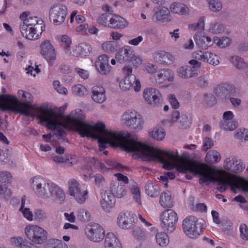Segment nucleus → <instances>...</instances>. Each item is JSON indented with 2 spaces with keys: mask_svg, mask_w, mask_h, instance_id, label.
<instances>
[{
  "mask_svg": "<svg viewBox=\"0 0 248 248\" xmlns=\"http://www.w3.org/2000/svg\"><path fill=\"white\" fill-rule=\"evenodd\" d=\"M0 108L2 111L10 110L36 117L46 123L47 127L51 130L55 129L59 125L74 129L81 137L97 139L100 151L104 150L106 144H109L112 146H119L126 152L135 153V157L146 160H158L166 170L174 169V152L155 149L140 141L134 134L108 130L102 122L91 125L84 121L85 114L82 110L71 111L60 122L59 114L52 110L34 107L29 103L18 100L16 96L11 95H0Z\"/></svg>",
  "mask_w": 248,
  "mask_h": 248,
  "instance_id": "obj_1",
  "label": "nucleus"
},
{
  "mask_svg": "<svg viewBox=\"0 0 248 248\" xmlns=\"http://www.w3.org/2000/svg\"><path fill=\"white\" fill-rule=\"evenodd\" d=\"M30 184L35 194L42 199H53L60 203L65 199L64 191L61 187L43 177L36 176L31 178Z\"/></svg>",
  "mask_w": 248,
  "mask_h": 248,
  "instance_id": "obj_2",
  "label": "nucleus"
},
{
  "mask_svg": "<svg viewBox=\"0 0 248 248\" xmlns=\"http://www.w3.org/2000/svg\"><path fill=\"white\" fill-rule=\"evenodd\" d=\"M68 192L69 195L79 204L84 203L88 198L89 191L85 184L71 178L68 182Z\"/></svg>",
  "mask_w": 248,
  "mask_h": 248,
  "instance_id": "obj_3",
  "label": "nucleus"
},
{
  "mask_svg": "<svg viewBox=\"0 0 248 248\" xmlns=\"http://www.w3.org/2000/svg\"><path fill=\"white\" fill-rule=\"evenodd\" d=\"M26 237L31 242L36 244H42L47 239V232L36 224H29L24 229Z\"/></svg>",
  "mask_w": 248,
  "mask_h": 248,
  "instance_id": "obj_4",
  "label": "nucleus"
},
{
  "mask_svg": "<svg viewBox=\"0 0 248 248\" xmlns=\"http://www.w3.org/2000/svg\"><path fill=\"white\" fill-rule=\"evenodd\" d=\"M184 233L189 238L196 239L202 232V223L194 216L186 218L183 222Z\"/></svg>",
  "mask_w": 248,
  "mask_h": 248,
  "instance_id": "obj_5",
  "label": "nucleus"
},
{
  "mask_svg": "<svg viewBox=\"0 0 248 248\" xmlns=\"http://www.w3.org/2000/svg\"><path fill=\"white\" fill-rule=\"evenodd\" d=\"M121 122L127 127L140 129L142 127L144 121L138 112L133 109H127L122 114Z\"/></svg>",
  "mask_w": 248,
  "mask_h": 248,
  "instance_id": "obj_6",
  "label": "nucleus"
},
{
  "mask_svg": "<svg viewBox=\"0 0 248 248\" xmlns=\"http://www.w3.org/2000/svg\"><path fill=\"white\" fill-rule=\"evenodd\" d=\"M188 63L190 65H185L177 68V76L183 79H188L197 77L200 73L199 69L202 63L195 59L189 60Z\"/></svg>",
  "mask_w": 248,
  "mask_h": 248,
  "instance_id": "obj_7",
  "label": "nucleus"
},
{
  "mask_svg": "<svg viewBox=\"0 0 248 248\" xmlns=\"http://www.w3.org/2000/svg\"><path fill=\"white\" fill-rule=\"evenodd\" d=\"M178 219V216L174 211L170 209L165 210L160 216L161 226L164 230L171 232L175 230V224Z\"/></svg>",
  "mask_w": 248,
  "mask_h": 248,
  "instance_id": "obj_8",
  "label": "nucleus"
},
{
  "mask_svg": "<svg viewBox=\"0 0 248 248\" xmlns=\"http://www.w3.org/2000/svg\"><path fill=\"white\" fill-rule=\"evenodd\" d=\"M67 14V7L61 3L53 5L49 10L50 19L55 25H61L64 21Z\"/></svg>",
  "mask_w": 248,
  "mask_h": 248,
  "instance_id": "obj_9",
  "label": "nucleus"
},
{
  "mask_svg": "<svg viewBox=\"0 0 248 248\" xmlns=\"http://www.w3.org/2000/svg\"><path fill=\"white\" fill-rule=\"evenodd\" d=\"M40 53L50 64L52 65L56 59L57 52L52 42L47 39L40 45Z\"/></svg>",
  "mask_w": 248,
  "mask_h": 248,
  "instance_id": "obj_10",
  "label": "nucleus"
},
{
  "mask_svg": "<svg viewBox=\"0 0 248 248\" xmlns=\"http://www.w3.org/2000/svg\"><path fill=\"white\" fill-rule=\"evenodd\" d=\"M87 237L93 242H99L102 240L105 236L103 228L97 223H91L87 225L85 230Z\"/></svg>",
  "mask_w": 248,
  "mask_h": 248,
  "instance_id": "obj_11",
  "label": "nucleus"
},
{
  "mask_svg": "<svg viewBox=\"0 0 248 248\" xmlns=\"http://www.w3.org/2000/svg\"><path fill=\"white\" fill-rule=\"evenodd\" d=\"M192 55L195 60L201 61L214 66L218 65L220 63L219 56L209 51H195Z\"/></svg>",
  "mask_w": 248,
  "mask_h": 248,
  "instance_id": "obj_12",
  "label": "nucleus"
},
{
  "mask_svg": "<svg viewBox=\"0 0 248 248\" xmlns=\"http://www.w3.org/2000/svg\"><path fill=\"white\" fill-rule=\"evenodd\" d=\"M145 101L151 106L158 105L162 101V96L159 91L155 88H147L143 92Z\"/></svg>",
  "mask_w": 248,
  "mask_h": 248,
  "instance_id": "obj_13",
  "label": "nucleus"
},
{
  "mask_svg": "<svg viewBox=\"0 0 248 248\" xmlns=\"http://www.w3.org/2000/svg\"><path fill=\"white\" fill-rule=\"evenodd\" d=\"M135 217L136 215L132 212H121L117 217V224L119 227L123 229H131L135 224Z\"/></svg>",
  "mask_w": 248,
  "mask_h": 248,
  "instance_id": "obj_14",
  "label": "nucleus"
},
{
  "mask_svg": "<svg viewBox=\"0 0 248 248\" xmlns=\"http://www.w3.org/2000/svg\"><path fill=\"white\" fill-rule=\"evenodd\" d=\"M45 29V25L40 26V30L38 27H25V25H20V31L22 36L30 40H34L40 38Z\"/></svg>",
  "mask_w": 248,
  "mask_h": 248,
  "instance_id": "obj_15",
  "label": "nucleus"
},
{
  "mask_svg": "<svg viewBox=\"0 0 248 248\" xmlns=\"http://www.w3.org/2000/svg\"><path fill=\"white\" fill-rule=\"evenodd\" d=\"M19 17L22 20L20 25H25V27H38V28H40V26L42 25H44V22L42 19H39L37 16H33L28 11L23 12L20 14Z\"/></svg>",
  "mask_w": 248,
  "mask_h": 248,
  "instance_id": "obj_16",
  "label": "nucleus"
},
{
  "mask_svg": "<svg viewBox=\"0 0 248 248\" xmlns=\"http://www.w3.org/2000/svg\"><path fill=\"white\" fill-rule=\"evenodd\" d=\"M100 203L103 209L109 212L115 203V199L109 190H102L101 192Z\"/></svg>",
  "mask_w": 248,
  "mask_h": 248,
  "instance_id": "obj_17",
  "label": "nucleus"
},
{
  "mask_svg": "<svg viewBox=\"0 0 248 248\" xmlns=\"http://www.w3.org/2000/svg\"><path fill=\"white\" fill-rule=\"evenodd\" d=\"M225 169L232 172L239 173L245 168L242 161L235 156L227 158L224 161Z\"/></svg>",
  "mask_w": 248,
  "mask_h": 248,
  "instance_id": "obj_18",
  "label": "nucleus"
},
{
  "mask_svg": "<svg viewBox=\"0 0 248 248\" xmlns=\"http://www.w3.org/2000/svg\"><path fill=\"white\" fill-rule=\"evenodd\" d=\"M109 58L106 54H103L98 57L94 64L97 71L101 75H107L111 70V67L108 63Z\"/></svg>",
  "mask_w": 248,
  "mask_h": 248,
  "instance_id": "obj_19",
  "label": "nucleus"
},
{
  "mask_svg": "<svg viewBox=\"0 0 248 248\" xmlns=\"http://www.w3.org/2000/svg\"><path fill=\"white\" fill-rule=\"evenodd\" d=\"M174 78V72L169 69H161L158 72L156 76H154L151 78V79L157 84H161L166 80L169 82H172Z\"/></svg>",
  "mask_w": 248,
  "mask_h": 248,
  "instance_id": "obj_20",
  "label": "nucleus"
},
{
  "mask_svg": "<svg viewBox=\"0 0 248 248\" xmlns=\"http://www.w3.org/2000/svg\"><path fill=\"white\" fill-rule=\"evenodd\" d=\"M134 50L127 45L121 47L115 54V58L120 63H124L129 62Z\"/></svg>",
  "mask_w": 248,
  "mask_h": 248,
  "instance_id": "obj_21",
  "label": "nucleus"
},
{
  "mask_svg": "<svg viewBox=\"0 0 248 248\" xmlns=\"http://www.w3.org/2000/svg\"><path fill=\"white\" fill-rule=\"evenodd\" d=\"M153 17L157 21L163 23H168L171 20L170 10L166 7L161 6L154 9Z\"/></svg>",
  "mask_w": 248,
  "mask_h": 248,
  "instance_id": "obj_22",
  "label": "nucleus"
},
{
  "mask_svg": "<svg viewBox=\"0 0 248 248\" xmlns=\"http://www.w3.org/2000/svg\"><path fill=\"white\" fill-rule=\"evenodd\" d=\"M153 59L157 62L164 64H170L174 61V57L170 53L162 50H157L153 54Z\"/></svg>",
  "mask_w": 248,
  "mask_h": 248,
  "instance_id": "obj_23",
  "label": "nucleus"
},
{
  "mask_svg": "<svg viewBox=\"0 0 248 248\" xmlns=\"http://www.w3.org/2000/svg\"><path fill=\"white\" fill-rule=\"evenodd\" d=\"M193 37L196 45L201 48L206 49L213 44L211 38L204 32L197 31Z\"/></svg>",
  "mask_w": 248,
  "mask_h": 248,
  "instance_id": "obj_24",
  "label": "nucleus"
},
{
  "mask_svg": "<svg viewBox=\"0 0 248 248\" xmlns=\"http://www.w3.org/2000/svg\"><path fill=\"white\" fill-rule=\"evenodd\" d=\"M92 50L91 46L86 43H81L72 49L70 57L76 58L81 56H87Z\"/></svg>",
  "mask_w": 248,
  "mask_h": 248,
  "instance_id": "obj_25",
  "label": "nucleus"
},
{
  "mask_svg": "<svg viewBox=\"0 0 248 248\" xmlns=\"http://www.w3.org/2000/svg\"><path fill=\"white\" fill-rule=\"evenodd\" d=\"M56 40L60 45L63 47L65 54L70 57L73 49L71 47L72 44L71 38L67 35L60 34L57 36Z\"/></svg>",
  "mask_w": 248,
  "mask_h": 248,
  "instance_id": "obj_26",
  "label": "nucleus"
},
{
  "mask_svg": "<svg viewBox=\"0 0 248 248\" xmlns=\"http://www.w3.org/2000/svg\"><path fill=\"white\" fill-rule=\"evenodd\" d=\"M104 88L101 86H94L92 89V98L98 103H102L106 100Z\"/></svg>",
  "mask_w": 248,
  "mask_h": 248,
  "instance_id": "obj_27",
  "label": "nucleus"
},
{
  "mask_svg": "<svg viewBox=\"0 0 248 248\" xmlns=\"http://www.w3.org/2000/svg\"><path fill=\"white\" fill-rule=\"evenodd\" d=\"M128 22L123 17L116 14H112L109 28L115 29H124L127 27Z\"/></svg>",
  "mask_w": 248,
  "mask_h": 248,
  "instance_id": "obj_28",
  "label": "nucleus"
},
{
  "mask_svg": "<svg viewBox=\"0 0 248 248\" xmlns=\"http://www.w3.org/2000/svg\"><path fill=\"white\" fill-rule=\"evenodd\" d=\"M159 202L164 208H171L174 203L173 197L170 191H164L161 193Z\"/></svg>",
  "mask_w": 248,
  "mask_h": 248,
  "instance_id": "obj_29",
  "label": "nucleus"
},
{
  "mask_svg": "<svg viewBox=\"0 0 248 248\" xmlns=\"http://www.w3.org/2000/svg\"><path fill=\"white\" fill-rule=\"evenodd\" d=\"M104 247L105 248H122L118 239L111 232L107 233L105 240Z\"/></svg>",
  "mask_w": 248,
  "mask_h": 248,
  "instance_id": "obj_30",
  "label": "nucleus"
},
{
  "mask_svg": "<svg viewBox=\"0 0 248 248\" xmlns=\"http://www.w3.org/2000/svg\"><path fill=\"white\" fill-rule=\"evenodd\" d=\"M53 160L59 163H65L68 166H71L77 163V158L75 155H69L63 156L54 155L52 157Z\"/></svg>",
  "mask_w": 248,
  "mask_h": 248,
  "instance_id": "obj_31",
  "label": "nucleus"
},
{
  "mask_svg": "<svg viewBox=\"0 0 248 248\" xmlns=\"http://www.w3.org/2000/svg\"><path fill=\"white\" fill-rule=\"evenodd\" d=\"M109 190L115 197L121 198L126 194V187L124 185L120 184L118 182L111 184Z\"/></svg>",
  "mask_w": 248,
  "mask_h": 248,
  "instance_id": "obj_32",
  "label": "nucleus"
},
{
  "mask_svg": "<svg viewBox=\"0 0 248 248\" xmlns=\"http://www.w3.org/2000/svg\"><path fill=\"white\" fill-rule=\"evenodd\" d=\"M232 86L227 83L217 85L214 90L215 93L220 98H226L230 95Z\"/></svg>",
  "mask_w": 248,
  "mask_h": 248,
  "instance_id": "obj_33",
  "label": "nucleus"
},
{
  "mask_svg": "<svg viewBox=\"0 0 248 248\" xmlns=\"http://www.w3.org/2000/svg\"><path fill=\"white\" fill-rule=\"evenodd\" d=\"M220 153L216 150L209 151L205 156V160L208 164H214L218 163L221 160Z\"/></svg>",
  "mask_w": 248,
  "mask_h": 248,
  "instance_id": "obj_34",
  "label": "nucleus"
},
{
  "mask_svg": "<svg viewBox=\"0 0 248 248\" xmlns=\"http://www.w3.org/2000/svg\"><path fill=\"white\" fill-rule=\"evenodd\" d=\"M170 11L176 14L184 15L188 13L189 9L187 6L181 3L173 2L170 7Z\"/></svg>",
  "mask_w": 248,
  "mask_h": 248,
  "instance_id": "obj_35",
  "label": "nucleus"
},
{
  "mask_svg": "<svg viewBox=\"0 0 248 248\" xmlns=\"http://www.w3.org/2000/svg\"><path fill=\"white\" fill-rule=\"evenodd\" d=\"M230 62L237 69H245L248 67V64L244 60L238 56H232L229 59Z\"/></svg>",
  "mask_w": 248,
  "mask_h": 248,
  "instance_id": "obj_36",
  "label": "nucleus"
},
{
  "mask_svg": "<svg viewBox=\"0 0 248 248\" xmlns=\"http://www.w3.org/2000/svg\"><path fill=\"white\" fill-rule=\"evenodd\" d=\"M150 136L157 140H163L165 136V131L163 127L156 125L149 133Z\"/></svg>",
  "mask_w": 248,
  "mask_h": 248,
  "instance_id": "obj_37",
  "label": "nucleus"
},
{
  "mask_svg": "<svg viewBox=\"0 0 248 248\" xmlns=\"http://www.w3.org/2000/svg\"><path fill=\"white\" fill-rule=\"evenodd\" d=\"M206 16H200L197 22V23H192L189 24L188 28L191 31H203L205 29V23L206 20Z\"/></svg>",
  "mask_w": 248,
  "mask_h": 248,
  "instance_id": "obj_38",
  "label": "nucleus"
},
{
  "mask_svg": "<svg viewBox=\"0 0 248 248\" xmlns=\"http://www.w3.org/2000/svg\"><path fill=\"white\" fill-rule=\"evenodd\" d=\"M155 240L156 243L160 247L167 246L169 243V237L164 232H159L155 235Z\"/></svg>",
  "mask_w": 248,
  "mask_h": 248,
  "instance_id": "obj_39",
  "label": "nucleus"
},
{
  "mask_svg": "<svg viewBox=\"0 0 248 248\" xmlns=\"http://www.w3.org/2000/svg\"><path fill=\"white\" fill-rule=\"evenodd\" d=\"M129 191L133 198L138 204H141V192L138 185L136 183H133V184L130 185L129 186Z\"/></svg>",
  "mask_w": 248,
  "mask_h": 248,
  "instance_id": "obj_40",
  "label": "nucleus"
},
{
  "mask_svg": "<svg viewBox=\"0 0 248 248\" xmlns=\"http://www.w3.org/2000/svg\"><path fill=\"white\" fill-rule=\"evenodd\" d=\"M47 248H68L67 245L62 240L51 238L48 240Z\"/></svg>",
  "mask_w": 248,
  "mask_h": 248,
  "instance_id": "obj_41",
  "label": "nucleus"
},
{
  "mask_svg": "<svg viewBox=\"0 0 248 248\" xmlns=\"http://www.w3.org/2000/svg\"><path fill=\"white\" fill-rule=\"evenodd\" d=\"M224 29L222 24L218 22H212L209 23L208 31L214 34H219L224 31Z\"/></svg>",
  "mask_w": 248,
  "mask_h": 248,
  "instance_id": "obj_42",
  "label": "nucleus"
},
{
  "mask_svg": "<svg viewBox=\"0 0 248 248\" xmlns=\"http://www.w3.org/2000/svg\"><path fill=\"white\" fill-rule=\"evenodd\" d=\"M145 191L147 194L154 197L158 195V186L151 181H148L145 186Z\"/></svg>",
  "mask_w": 248,
  "mask_h": 248,
  "instance_id": "obj_43",
  "label": "nucleus"
},
{
  "mask_svg": "<svg viewBox=\"0 0 248 248\" xmlns=\"http://www.w3.org/2000/svg\"><path fill=\"white\" fill-rule=\"evenodd\" d=\"M102 48L106 53H113L117 50L118 44L113 41H106L102 44Z\"/></svg>",
  "mask_w": 248,
  "mask_h": 248,
  "instance_id": "obj_44",
  "label": "nucleus"
},
{
  "mask_svg": "<svg viewBox=\"0 0 248 248\" xmlns=\"http://www.w3.org/2000/svg\"><path fill=\"white\" fill-rule=\"evenodd\" d=\"M112 15V14L108 13H103L101 14L97 18V22L104 27L109 28Z\"/></svg>",
  "mask_w": 248,
  "mask_h": 248,
  "instance_id": "obj_45",
  "label": "nucleus"
},
{
  "mask_svg": "<svg viewBox=\"0 0 248 248\" xmlns=\"http://www.w3.org/2000/svg\"><path fill=\"white\" fill-rule=\"evenodd\" d=\"M133 84V79L128 77H124L119 82V87L122 90L127 91L132 88Z\"/></svg>",
  "mask_w": 248,
  "mask_h": 248,
  "instance_id": "obj_46",
  "label": "nucleus"
},
{
  "mask_svg": "<svg viewBox=\"0 0 248 248\" xmlns=\"http://www.w3.org/2000/svg\"><path fill=\"white\" fill-rule=\"evenodd\" d=\"M133 236L138 241L142 242L146 240L148 236L145 231L140 228H136L132 231Z\"/></svg>",
  "mask_w": 248,
  "mask_h": 248,
  "instance_id": "obj_47",
  "label": "nucleus"
},
{
  "mask_svg": "<svg viewBox=\"0 0 248 248\" xmlns=\"http://www.w3.org/2000/svg\"><path fill=\"white\" fill-rule=\"evenodd\" d=\"M77 11H74L71 13L70 15V23L74 25L83 23L85 20V17L81 15H77Z\"/></svg>",
  "mask_w": 248,
  "mask_h": 248,
  "instance_id": "obj_48",
  "label": "nucleus"
},
{
  "mask_svg": "<svg viewBox=\"0 0 248 248\" xmlns=\"http://www.w3.org/2000/svg\"><path fill=\"white\" fill-rule=\"evenodd\" d=\"M210 10L213 12H218L222 9V2L219 0H207Z\"/></svg>",
  "mask_w": 248,
  "mask_h": 248,
  "instance_id": "obj_49",
  "label": "nucleus"
},
{
  "mask_svg": "<svg viewBox=\"0 0 248 248\" xmlns=\"http://www.w3.org/2000/svg\"><path fill=\"white\" fill-rule=\"evenodd\" d=\"M220 125L222 129L225 130L233 131L238 126V123L233 120L221 121Z\"/></svg>",
  "mask_w": 248,
  "mask_h": 248,
  "instance_id": "obj_50",
  "label": "nucleus"
},
{
  "mask_svg": "<svg viewBox=\"0 0 248 248\" xmlns=\"http://www.w3.org/2000/svg\"><path fill=\"white\" fill-rule=\"evenodd\" d=\"M72 93L79 96H84L87 94L88 90L86 88L81 84H77L72 88Z\"/></svg>",
  "mask_w": 248,
  "mask_h": 248,
  "instance_id": "obj_51",
  "label": "nucleus"
},
{
  "mask_svg": "<svg viewBox=\"0 0 248 248\" xmlns=\"http://www.w3.org/2000/svg\"><path fill=\"white\" fill-rule=\"evenodd\" d=\"M231 39L227 37H215L214 43L220 47H225L231 44Z\"/></svg>",
  "mask_w": 248,
  "mask_h": 248,
  "instance_id": "obj_52",
  "label": "nucleus"
},
{
  "mask_svg": "<svg viewBox=\"0 0 248 248\" xmlns=\"http://www.w3.org/2000/svg\"><path fill=\"white\" fill-rule=\"evenodd\" d=\"M234 138L242 141H247L248 140V132L247 129L244 128H239L234 133Z\"/></svg>",
  "mask_w": 248,
  "mask_h": 248,
  "instance_id": "obj_53",
  "label": "nucleus"
},
{
  "mask_svg": "<svg viewBox=\"0 0 248 248\" xmlns=\"http://www.w3.org/2000/svg\"><path fill=\"white\" fill-rule=\"evenodd\" d=\"M77 217L82 221H88L91 217V214L85 209L80 208L78 210Z\"/></svg>",
  "mask_w": 248,
  "mask_h": 248,
  "instance_id": "obj_54",
  "label": "nucleus"
},
{
  "mask_svg": "<svg viewBox=\"0 0 248 248\" xmlns=\"http://www.w3.org/2000/svg\"><path fill=\"white\" fill-rule=\"evenodd\" d=\"M157 67L155 64L147 62L144 64L142 70L144 72L153 74L157 70Z\"/></svg>",
  "mask_w": 248,
  "mask_h": 248,
  "instance_id": "obj_55",
  "label": "nucleus"
},
{
  "mask_svg": "<svg viewBox=\"0 0 248 248\" xmlns=\"http://www.w3.org/2000/svg\"><path fill=\"white\" fill-rule=\"evenodd\" d=\"M130 62L134 67L137 68L142 63L143 60L140 56L136 55L134 52L132 54Z\"/></svg>",
  "mask_w": 248,
  "mask_h": 248,
  "instance_id": "obj_56",
  "label": "nucleus"
},
{
  "mask_svg": "<svg viewBox=\"0 0 248 248\" xmlns=\"http://www.w3.org/2000/svg\"><path fill=\"white\" fill-rule=\"evenodd\" d=\"M203 102L206 106L211 107L216 104V100L213 94H207L204 96Z\"/></svg>",
  "mask_w": 248,
  "mask_h": 248,
  "instance_id": "obj_57",
  "label": "nucleus"
},
{
  "mask_svg": "<svg viewBox=\"0 0 248 248\" xmlns=\"http://www.w3.org/2000/svg\"><path fill=\"white\" fill-rule=\"evenodd\" d=\"M23 216L29 221H32L33 220V215L32 211L29 208H25L23 209H19Z\"/></svg>",
  "mask_w": 248,
  "mask_h": 248,
  "instance_id": "obj_58",
  "label": "nucleus"
},
{
  "mask_svg": "<svg viewBox=\"0 0 248 248\" xmlns=\"http://www.w3.org/2000/svg\"><path fill=\"white\" fill-rule=\"evenodd\" d=\"M11 175L10 173L8 171H0V183L5 184L8 182L11 178Z\"/></svg>",
  "mask_w": 248,
  "mask_h": 248,
  "instance_id": "obj_59",
  "label": "nucleus"
},
{
  "mask_svg": "<svg viewBox=\"0 0 248 248\" xmlns=\"http://www.w3.org/2000/svg\"><path fill=\"white\" fill-rule=\"evenodd\" d=\"M53 85L55 89L60 93L66 94L67 93V90L62 86L59 81H54Z\"/></svg>",
  "mask_w": 248,
  "mask_h": 248,
  "instance_id": "obj_60",
  "label": "nucleus"
},
{
  "mask_svg": "<svg viewBox=\"0 0 248 248\" xmlns=\"http://www.w3.org/2000/svg\"><path fill=\"white\" fill-rule=\"evenodd\" d=\"M179 122L180 126L183 128H186L188 127L191 123L188 117L186 115L181 116Z\"/></svg>",
  "mask_w": 248,
  "mask_h": 248,
  "instance_id": "obj_61",
  "label": "nucleus"
},
{
  "mask_svg": "<svg viewBox=\"0 0 248 248\" xmlns=\"http://www.w3.org/2000/svg\"><path fill=\"white\" fill-rule=\"evenodd\" d=\"M35 218L38 221H42L47 218V215L45 211L41 209L36 210L34 213Z\"/></svg>",
  "mask_w": 248,
  "mask_h": 248,
  "instance_id": "obj_62",
  "label": "nucleus"
},
{
  "mask_svg": "<svg viewBox=\"0 0 248 248\" xmlns=\"http://www.w3.org/2000/svg\"><path fill=\"white\" fill-rule=\"evenodd\" d=\"M239 229L241 237L243 240H247L248 239V229L247 225L245 224H241Z\"/></svg>",
  "mask_w": 248,
  "mask_h": 248,
  "instance_id": "obj_63",
  "label": "nucleus"
},
{
  "mask_svg": "<svg viewBox=\"0 0 248 248\" xmlns=\"http://www.w3.org/2000/svg\"><path fill=\"white\" fill-rule=\"evenodd\" d=\"M24 239L20 236L13 237L10 238V242L12 245L20 248Z\"/></svg>",
  "mask_w": 248,
  "mask_h": 248,
  "instance_id": "obj_64",
  "label": "nucleus"
}]
</instances>
